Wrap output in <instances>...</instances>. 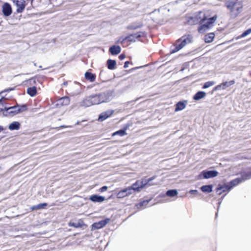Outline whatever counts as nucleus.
Masks as SVG:
<instances>
[{
    "mask_svg": "<svg viewBox=\"0 0 251 251\" xmlns=\"http://www.w3.org/2000/svg\"><path fill=\"white\" fill-rule=\"evenodd\" d=\"M111 99L110 93H102L98 95H93L87 97L82 102V105L88 107L92 105L99 104L107 102Z\"/></svg>",
    "mask_w": 251,
    "mask_h": 251,
    "instance_id": "f257e3e1",
    "label": "nucleus"
},
{
    "mask_svg": "<svg viewBox=\"0 0 251 251\" xmlns=\"http://www.w3.org/2000/svg\"><path fill=\"white\" fill-rule=\"evenodd\" d=\"M225 5L230 11V16L233 18L238 16L243 8V4L241 2L226 0Z\"/></svg>",
    "mask_w": 251,
    "mask_h": 251,
    "instance_id": "f03ea898",
    "label": "nucleus"
},
{
    "mask_svg": "<svg viewBox=\"0 0 251 251\" xmlns=\"http://www.w3.org/2000/svg\"><path fill=\"white\" fill-rule=\"evenodd\" d=\"M196 17L199 20V22L204 24L210 28L214 26L218 18L217 15L216 14L210 17L208 14H205L202 12H200Z\"/></svg>",
    "mask_w": 251,
    "mask_h": 251,
    "instance_id": "7ed1b4c3",
    "label": "nucleus"
},
{
    "mask_svg": "<svg viewBox=\"0 0 251 251\" xmlns=\"http://www.w3.org/2000/svg\"><path fill=\"white\" fill-rule=\"evenodd\" d=\"M193 38V36L191 35H186L182 36L176 41L175 44V49L172 50L171 51V53H173L178 51L184 47L187 44L191 43L192 42Z\"/></svg>",
    "mask_w": 251,
    "mask_h": 251,
    "instance_id": "20e7f679",
    "label": "nucleus"
},
{
    "mask_svg": "<svg viewBox=\"0 0 251 251\" xmlns=\"http://www.w3.org/2000/svg\"><path fill=\"white\" fill-rule=\"evenodd\" d=\"M156 176H153L147 180H138L133 183L131 187H128V188H131V191H132V190L136 191H140V190L143 188L146 185L149 184L150 182Z\"/></svg>",
    "mask_w": 251,
    "mask_h": 251,
    "instance_id": "39448f33",
    "label": "nucleus"
},
{
    "mask_svg": "<svg viewBox=\"0 0 251 251\" xmlns=\"http://www.w3.org/2000/svg\"><path fill=\"white\" fill-rule=\"evenodd\" d=\"M70 103V99L67 97L61 98L58 100L56 103V108H64L65 106Z\"/></svg>",
    "mask_w": 251,
    "mask_h": 251,
    "instance_id": "423d86ee",
    "label": "nucleus"
},
{
    "mask_svg": "<svg viewBox=\"0 0 251 251\" xmlns=\"http://www.w3.org/2000/svg\"><path fill=\"white\" fill-rule=\"evenodd\" d=\"M110 221V219L109 218H106L103 220L99 221V222L94 223L92 225V229H98L101 228L105 226L108 223H109Z\"/></svg>",
    "mask_w": 251,
    "mask_h": 251,
    "instance_id": "0eeeda50",
    "label": "nucleus"
},
{
    "mask_svg": "<svg viewBox=\"0 0 251 251\" xmlns=\"http://www.w3.org/2000/svg\"><path fill=\"white\" fill-rule=\"evenodd\" d=\"M234 80H231L229 81H225L219 85H217L214 87L213 91H218L220 90H225L227 87H228L235 83Z\"/></svg>",
    "mask_w": 251,
    "mask_h": 251,
    "instance_id": "6e6552de",
    "label": "nucleus"
},
{
    "mask_svg": "<svg viewBox=\"0 0 251 251\" xmlns=\"http://www.w3.org/2000/svg\"><path fill=\"white\" fill-rule=\"evenodd\" d=\"M2 12L4 16L8 17L10 16L12 12V9L11 5L7 3L4 2L1 6Z\"/></svg>",
    "mask_w": 251,
    "mask_h": 251,
    "instance_id": "1a4fd4ad",
    "label": "nucleus"
},
{
    "mask_svg": "<svg viewBox=\"0 0 251 251\" xmlns=\"http://www.w3.org/2000/svg\"><path fill=\"white\" fill-rule=\"evenodd\" d=\"M132 194L130 188H126L119 191L117 194V198L118 199H122L124 197H127Z\"/></svg>",
    "mask_w": 251,
    "mask_h": 251,
    "instance_id": "9d476101",
    "label": "nucleus"
},
{
    "mask_svg": "<svg viewBox=\"0 0 251 251\" xmlns=\"http://www.w3.org/2000/svg\"><path fill=\"white\" fill-rule=\"evenodd\" d=\"M13 2L16 4L17 6V12L18 13H21L24 10L25 6V0H13Z\"/></svg>",
    "mask_w": 251,
    "mask_h": 251,
    "instance_id": "9b49d317",
    "label": "nucleus"
},
{
    "mask_svg": "<svg viewBox=\"0 0 251 251\" xmlns=\"http://www.w3.org/2000/svg\"><path fill=\"white\" fill-rule=\"evenodd\" d=\"M230 190L226 184H219L216 189V192L218 195H221L225 192H228Z\"/></svg>",
    "mask_w": 251,
    "mask_h": 251,
    "instance_id": "f8f14e48",
    "label": "nucleus"
},
{
    "mask_svg": "<svg viewBox=\"0 0 251 251\" xmlns=\"http://www.w3.org/2000/svg\"><path fill=\"white\" fill-rule=\"evenodd\" d=\"M202 174L203 178L207 179L217 176L218 172L216 171H203L202 172Z\"/></svg>",
    "mask_w": 251,
    "mask_h": 251,
    "instance_id": "ddd939ff",
    "label": "nucleus"
},
{
    "mask_svg": "<svg viewBox=\"0 0 251 251\" xmlns=\"http://www.w3.org/2000/svg\"><path fill=\"white\" fill-rule=\"evenodd\" d=\"M89 200L94 202H102L105 200V198L97 195H93L90 197Z\"/></svg>",
    "mask_w": 251,
    "mask_h": 251,
    "instance_id": "4468645a",
    "label": "nucleus"
},
{
    "mask_svg": "<svg viewBox=\"0 0 251 251\" xmlns=\"http://www.w3.org/2000/svg\"><path fill=\"white\" fill-rule=\"evenodd\" d=\"M2 112L4 116L8 117H12L15 115L19 114L22 111H0Z\"/></svg>",
    "mask_w": 251,
    "mask_h": 251,
    "instance_id": "2eb2a0df",
    "label": "nucleus"
},
{
    "mask_svg": "<svg viewBox=\"0 0 251 251\" xmlns=\"http://www.w3.org/2000/svg\"><path fill=\"white\" fill-rule=\"evenodd\" d=\"M109 50L112 55H117L121 52V49L119 46H113L109 48Z\"/></svg>",
    "mask_w": 251,
    "mask_h": 251,
    "instance_id": "dca6fc26",
    "label": "nucleus"
},
{
    "mask_svg": "<svg viewBox=\"0 0 251 251\" xmlns=\"http://www.w3.org/2000/svg\"><path fill=\"white\" fill-rule=\"evenodd\" d=\"M14 106H8L5 105L3 103V98L1 96L0 94V110H10L11 109L14 108Z\"/></svg>",
    "mask_w": 251,
    "mask_h": 251,
    "instance_id": "f3484780",
    "label": "nucleus"
},
{
    "mask_svg": "<svg viewBox=\"0 0 251 251\" xmlns=\"http://www.w3.org/2000/svg\"><path fill=\"white\" fill-rule=\"evenodd\" d=\"M20 127V124L18 122H13L11 123L8 126L10 130H18Z\"/></svg>",
    "mask_w": 251,
    "mask_h": 251,
    "instance_id": "a211bd4d",
    "label": "nucleus"
},
{
    "mask_svg": "<svg viewBox=\"0 0 251 251\" xmlns=\"http://www.w3.org/2000/svg\"><path fill=\"white\" fill-rule=\"evenodd\" d=\"M187 103V100H184L182 101L178 102L176 104V106L175 110H179L184 109L186 107Z\"/></svg>",
    "mask_w": 251,
    "mask_h": 251,
    "instance_id": "6ab92c4d",
    "label": "nucleus"
},
{
    "mask_svg": "<svg viewBox=\"0 0 251 251\" xmlns=\"http://www.w3.org/2000/svg\"><path fill=\"white\" fill-rule=\"evenodd\" d=\"M209 29L210 28L208 27L206 25L203 23H201V25L198 28V31L200 33H204L208 31Z\"/></svg>",
    "mask_w": 251,
    "mask_h": 251,
    "instance_id": "aec40b11",
    "label": "nucleus"
},
{
    "mask_svg": "<svg viewBox=\"0 0 251 251\" xmlns=\"http://www.w3.org/2000/svg\"><path fill=\"white\" fill-rule=\"evenodd\" d=\"M206 96V93L203 91H200L197 93L194 96V99L195 100H200Z\"/></svg>",
    "mask_w": 251,
    "mask_h": 251,
    "instance_id": "412c9836",
    "label": "nucleus"
},
{
    "mask_svg": "<svg viewBox=\"0 0 251 251\" xmlns=\"http://www.w3.org/2000/svg\"><path fill=\"white\" fill-rule=\"evenodd\" d=\"M48 205L47 203H40L37 205H34L30 208L32 211L37 210L38 209H44Z\"/></svg>",
    "mask_w": 251,
    "mask_h": 251,
    "instance_id": "4be33fe9",
    "label": "nucleus"
},
{
    "mask_svg": "<svg viewBox=\"0 0 251 251\" xmlns=\"http://www.w3.org/2000/svg\"><path fill=\"white\" fill-rule=\"evenodd\" d=\"M240 182L241 180L239 178H236L229 182L227 185L228 186V188L230 190L234 186L238 185Z\"/></svg>",
    "mask_w": 251,
    "mask_h": 251,
    "instance_id": "5701e85b",
    "label": "nucleus"
},
{
    "mask_svg": "<svg viewBox=\"0 0 251 251\" xmlns=\"http://www.w3.org/2000/svg\"><path fill=\"white\" fill-rule=\"evenodd\" d=\"M215 34L214 33H210L206 35L204 37V41L206 43H211L214 39Z\"/></svg>",
    "mask_w": 251,
    "mask_h": 251,
    "instance_id": "b1692460",
    "label": "nucleus"
},
{
    "mask_svg": "<svg viewBox=\"0 0 251 251\" xmlns=\"http://www.w3.org/2000/svg\"><path fill=\"white\" fill-rule=\"evenodd\" d=\"M84 225L82 220H79L77 223H70L69 225L75 228L81 227Z\"/></svg>",
    "mask_w": 251,
    "mask_h": 251,
    "instance_id": "393cba45",
    "label": "nucleus"
},
{
    "mask_svg": "<svg viewBox=\"0 0 251 251\" xmlns=\"http://www.w3.org/2000/svg\"><path fill=\"white\" fill-rule=\"evenodd\" d=\"M85 77L87 79L90 80L91 82L94 81L96 79V75L88 72L85 73Z\"/></svg>",
    "mask_w": 251,
    "mask_h": 251,
    "instance_id": "a878e982",
    "label": "nucleus"
},
{
    "mask_svg": "<svg viewBox=\"0 0 251 251\" xmlns=\"http://www.w3.org/2000/svg\"><path fill=\"white\" fill-rule=\"evenodd\" d=\"M107 64L108 66V68L109 70H113L115 68V66L116 65V62L115 60L108 59L107 61Z\"/></svg>",
    "mask_w": 251,
    "mask_h": 251,
    "instance_id": "bb28decb",
    "label": "nucleus"
},
{
    "mask_svg": "<svg viewBox=\"0 0 251 251\" xmlns=\"http://www.w3.org/2000/svg\"><path fill=\"white\" fill-rule=\"evenodd\" d=\"M201 189L203 192L210 193L212 191V185H203L201 187Z\"/></svg>",
    "mask_w": 251,
    "mask_h": 251,
    "instance_id": "cd10ccee",
    "label": "nucleus"
},
{
    "mask_svg": "<svg viewBox=\"0 0 251 251\" xmlns=\"http://www.w3.org/2000/svg\"><path fill=\"white\" fill-rule=\"evenodd\" d=\"M126 128H125L124 129L119 130L118 131H117L114 132L112 134V136H115L117 135H118L120 136H123L124 135H126Z\"/></svg>",
    "mask_w": 251,
    "mask_h": 251,
    "instance_id": "c85d7f7f",
    "label": "nucleus"
},
{
    "mask_svg": "<svg viewBox=\"0 0 251 251\" xmlns=\"http://www.w3.org/2000/svg\"><path fill=\"white\" fill-rule=\"evenodd\" d=\"M27 93L31 96H34L36 94V88L35 87L28 88L27 90Z\"/></svg>",
    "mask_w": 251,
    "mask_h": 251,
    "instance_id": "c756f323",
    "label": "nucleus"
},
{
    "mask_svg": "<svg viewBox=\"0 0 251 251\" xmlns=\"http://www.w3.org/2000/svg\"><path fill=\"white\" fill-rule=\"evenodd\" d=\"M177 191L176 190H169L166 192L167 196L171 197H173L176 196Z\"/></svg>",
    "mask_w": 251,
    "mask_h": 251,
    "instance_id": "7c9ffc66",
    "label": "nucleus"
},
{
    "mask_svg": "<svg viewBox=\"0 0 251 251\" xmlns=\"http://www.w3.org/2000/svg\"><path fill=\"white\" fill-rule=\"evenodd\" d=\"M139 37H140V34H133L128 36L126 38V39H128V40L130 41H135V38H138Z\"/></svg>",
    "mask_w": 251,
    "mask_h": 251,
    "instance_id": "2f4dec72",
    "label": "nucleus"
},
{
    "mask_svg": "<svg viewBox=\"0 0 251 251\" xmlns=\"http://www.w3.org/2000/svg\"><path fill=\"white\" fill-rule=\"evenodd\" d=\"M109 116L106 113H102L99 116L98 120L100 122H102L107 119Z\"/></svg>",
    "mask_w": 251,
    "mask_h": 251,
    "instance_id": "473e14b6",
    "label": "nucleus"
},
{
    "mask_svg": "<svg viewBox=\"0 0 251 251\" xmlns=\"http://www.w3.org/2000/svg\"><path fill=\"white\" fill-rule=\"evenodd\" d=\"M215 84V82L213 81H207L204 84V85L202 87V88L206 89L209 87L213 86Z\"/></svg>",
    "mask_w": 251,
    "mask_h": 251,
    "instance_id": "72a5a7b5",
    "label": "nucleus"
},
{
    "mask_svg": "<svg viewBox=\"0 0 251 251\" xmlns=\"http://www.w3.org/2000/svg\"><path fill=\"white\" fill-rule=\"evenodd\" d=\"M250 33H251V29H249L247 30L246 31H245V32H244L241 35L240 37L244 38V37L247 36L248 35H249Z\"/></svg>",
    "mask_w": 251,
    "mask_h": 251,
    "instance_id": "f704fd0d",
    "label": "nucleus"
},
{
    "mask_svg": "<svg viewBox=\"0 0 251 251\" xmlns=\"http://www.w3.org/2000/svg\"><path fill=\"white\" fill-rule=\"evenodd\" d=\"M108 189V187L107 186H102V187H101L100 189H99V192H103L104 191H106Z\"/></svg>",
    "mask_w": 251,
    "mask_h": 251,
    "instance_id": "c9c22d12",
    "label": "nucleus"
},
{
    "mask_svg": "<svg viewBox=\"0 0 251 251\" xmlns=\"http://www.w3.org/2000/svg\"><path fill=\"white\" fill-rule=\"evenodd\" d=\"M119 58H120V60H123L125 59V55H124V54H121L119 56Z\"/></svg>",
    "mask_w": 251,
    "mask_h": 251,
    "instance_id": "e433bc0d",
    "label": "nucleus"
},
{
    "mask_svg": "<svg viewBox=\"0 0 251 251\" xmlns=\"http://www.w3.org/2000/svg\"><path fill=\"white\" fill-rule=\"evenodd\" d=\"M128 64H129V62L128 61H126L125 63L124 67L125 68H127L128 67Z\"/></svg>",
    "mask_w": 251,
    "mask_h": 251,
    "instance_id": "4c0bfd02",
    "label": "nucleus"
},
{
    "mask_svg": "<svg viewBox=\"0 0 251 251\" xmlns=\"http://www.w3.org/2000/svg\"><path fill=\"white\" fill-rule=\"evenodd\" d=\"M163 9H164V10H167V8H166V7H161V8H159V9H158V11H159V12H160V10H163Z\"/></svg>",
    "mask_w": 251,
    "mask_h": 251,
    "instance_id": "58836bf2",
    "label": "nucleus"
},
{
    "mask_svg": "<svg viewBox=\"0 0 251 251\" xmlns=\"http://www.w3.org/2000/svg\"><path fill=\"white\" fill-rule=\"evenodd\" d=\"M87 120H82V121L81 122H77V124H79L81 122H84V121H86Z\"/></svg>",
    "mask_w": 251,
    "mask_h": 251,
    "instance_id": "ea45409f",
    "label": "nucleus"
},
{
    "mask_svg": "<svg viewBox=\"0 0 251 251\" xmlns=\"http://www.w3.org/2000/svg\"><path fill=\"white\" fill-rule=\"evenodd\" d=\"M197 192V190H192V191H191V192L192 193H194V192Z\"/></svg>",
    "mask_w": 251,
    "mask_h": 251,
    "instance_id": "a19ab883",
    "label": "nucleus"
},
{
    "mask_svg": "<svg viewBox=\"0 0 251 251\" xmlns=\"http://www.w3.org/2000/svg\"><path fill=\"white\" fill-rule=\"evenodd\" d=\"M26 107V105H23L22 106V108H25Z\"/></svg>",
    "mask_w": 251,
    "mask_h": 251,
    "instance_id": "79ce46f5",
    "label": "nucleus"
},
{
    "mask_svg": "<svg viewBox=\"0 0 251 251\" xmlns=\"http://www.w3.org/2000/svg\"><path fill=\"white\" fill-rule=\"evenodd\" d=\"M63 84H64V85H67V82H64Z\"/></svg>",
    "mask_w": 251,
    "mask_h": 251,
    "instance_id": "37998d69",
    "label": "nucleus"
},
{
    "mask_svg": "<svg viewBox=\"0 0 251 251\" xmlns=\"http://www.w3.org/2000/svg\"><path fill=\"white\" fill-rule=\"evenodd\" d=\"M3 129L2 127L0 126V132Z\"/></svg>",
    "mask_w": 251,
    "mask_h": 251,
    "instance_id": "c03bdc74",
    "label": "nucleus"
},
{
    "mask_svg": "<svg viewBox=\"0 0 251 251\" xmlns=\"http://www.w3.org/2000/svg\"><path fill=\"white\" fill-rule=\"evenodd\" d=\"M62 128H64V127H66V126H61Z\"/></svg>",
    "mask_w": 251,
    "mask_h": 251,
    "instance_id": "a18cd8bd",
    "label": "nucleus"
},
{
    "mask_svg": "<svg viewBox=\"0 0 251 251\" xmlns=\"http://www.w3.org/2000/svg\"><path fill=\"white\" fill-rule=\"evenodd\" d=\"M40 108V107H36V109H39Z\"/></svg>",
    "mask_w": 251,
    "mask_h": 251,
    "instance_id": "49530a36",
    "label": "nucleus"
}]
</instances>
